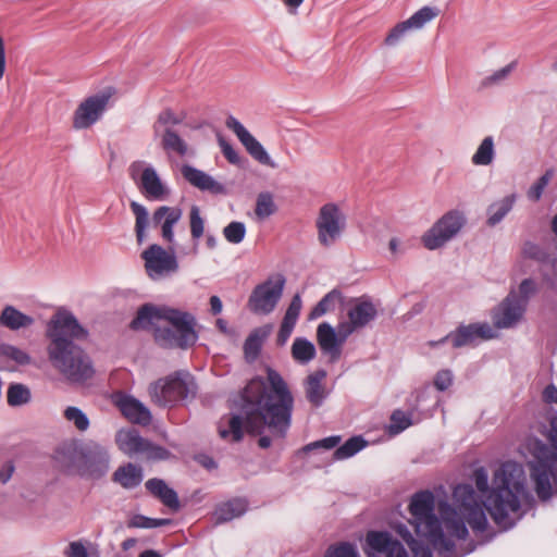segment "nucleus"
I'll list each match as a JSON object with an SVG mask.
<instances>
[{
    "instance_id": "nucleus-15",
    "label": "nucleus",
    "mask_w": 557,
    "mask_h": 557,
    "mask_svg": "<svg viewBox=\"0 0 557 557\" xmlns=\"http://www.w3.org/2000/svg\"><path fill=\"white\" fill-rule=\"evenodd\" d=\"M141 258L145 261L146 272L152 280L161 278L178 269L173 250L171 248L165 250L157 244H152L144 250Z\"/></svg>"
},
{
    "instance_id": "nucleus-11",
    "label": "nucleus",
    "mask_w": 557,
    "mask_h": 557,
    "mask_svg": "<svg viewBox=\"0 0 557 557\" xmlns=\"http://www.w3.org/2000/svg\"><path fill=\"white\" fill-rule=\"evenodd\" d=\"M465 224L466 216L463 212L450 210L423 234L422 243L429 250L441 248L453 239Z\"/></svg>"
},
{
    "instance_id": "nucleus-57",
    "label": "nucleus",
    "mask_w": 557,
    "mask_h": 557,
    "mask_svg": "<svg viewBox=\"0 0 557 557\" xmlns=\"http://www.w3.org/2000/svg\"><path fill=\"white\" fill-rule=\"evenodd\" d=\"M67 557H88L87 549L82 542H71L65 553Z\"/></svg>"
},
{
    "instance_id": "nucleus-37",
    "label": "nucleus",
    "mask_w": 557,
    "mask_h": 557,
    "mask_svg": "<svg viewBox=\"0 0 557 557\" xmlns=\"http://www.w3.org/2000/svg\"><path fill=\"white\" fill-rule=\"evenodd\" d=\"M367 446V441L362 436H352L334 451V459L344 460L352 457Z\"/></svg>"
},
{
    "instance_id": "nucleus-4",
    "label": "nucleus",
    "mask_w": 557,
    "mask_h": 557,
    "mask_svg": "<svg viewBox=\"0 0 557 557\" xmlns=\"http://www.w3.org/2000/svg\"><path fill=\"white\" fill-rule=\"evenodd\" d=\"M88 335V331L66 309H59L47 323L48 360L53 369L72 383H84L95 374L91 359L78 345Z\"/></svg>"
},
{
    "instance_id": "nucleus-34",
    "label": "nucleus",
    "mask_w": 557,
    "mask_h": 557,
    "mask_svg": "<svg viewBox=\"0 0 557 557\" xmlns=\"http://www.w3.org/2000/svg\"><path fill=\"white\" fill-rule=\"evenodd\" d=\"M292 356L297 362L308 363L315 357V347L308 339L297 337L292 345Z\"/></svg>"
},
{
    "instance_id": "nucleus-20",
    "label": "nucleus",
    "mask_w": 557,
    "mask_h": 557,
    "mask_svg": "<svg viewBox=\"0 0 557 557\" xmlns=\"http://www.w3.org/2000/svg\"><path fill=\"white\" fill-rule=\"evenodd\" d=\"M344 325L338 323L337 330L329 323H321L317 330V339L321 350L329 355L331 359L337 360L341 356V347L350 334H343Z\"/></svg>"
},
{
    "instance_id": "nucleus-3",
    "label": "nucleus",
    "mask_w": 557,
    "mask_h": 557,
    "mask_svg": "<svg viewBox=\"0 0 557 557\" xmlns=\"http://www.w3.org/2000/svg\"><path fill=\"white\" fill-rule=\"evenodd\" d=\"M473 479L478 491L485 496L482 509H486L499 529H511L523 517V507L531 498L523 467L513 461L503 463L494 473L491 488L484 468L475 469Z\"/></svg>"
},
{
    "instance_id": "nucleus-64",
    "label": "nucleus",
    "mask_w": 557,
    "mask_h": 557,
    "mask_svg": "<svg viewBox=\"0 0 557 557\" xmlns=\"http://www.w3.org/2000/svg\"><path fill=\"white\" fill-rule=\"evenodd\" d=\"M293 330L281 326L277 334V344L281 346L284 345L289 338Z\"/></svg>"
},
{
    "instance_id": "nucleus-22",
    "label": "nucleus",
    "mask_w": 557,
    "mask_h": 557,
    "mask_svg": "<svg viewBox=\"0 0 557 557\" xmlns=\"http://www.w3.org/2000/svg\"><path fill=\"white\" fill-rule=\"evenodd\" d=\"M183 211L178 207L161 206L152 214V222L161 227L162 238L169 243H174V225L182 219Z\"/></svg>"
},
{
    "instance_id": "nucleus-43",
    "label": "nucleus",
    "mask_w": 557,
    "mask_h": 557,
    "mask_svg": "<svg viewBox=\"0 0 557 557\" xmlns=\"http://www.w3.org/2000/svg\"><path fill=\"white\" fill-rule=\"evenodd\" d=\"M275 212L273 197L269 193L258 195L255 213L260 220H264Z\"/></svg>"
},
{
    "instance_id": "nucleus-35",
    "label": "nucleus",
    "mask_w": 557,
    "mask_h": 557,
    "mask_svg": "<svg viewBox=\"0 0 557 557\" xmlns=\"http://www.w3.org/2000/svg\"><path fill=\"white\" fill-rule=\"evenodd\" d=\"M495 157V146L492 136H486L471 158L474 165H490Z\"/></svg>"
},
{
    "instance_id": "nucleus-36",
    "label": "nucleus",
    "mask_w": 557,
    "mask_h": 557,
    "mask_svg": "<svg viewBox=\"0 0 557 557\" xmlns=\"http://www.w3.org/2000/svg\"><path fill=\"white\" fill-rule=\"evenodd\" d=\"M440 10L435 7H423L406 20L411 30L421 29L425 24L437 17Z\"/></svg>"
},
{
    "instance_id": "nucleus-6",
    "label": "nucleus",
    "mask_w": 557,
    "mask_h": 557,
    "mask_svg": "<svg viewBox=\"0 0 557 557\" xmlns=\"http://www.w3.org/2000/svg\"><path fill=\"white\" fill-rule=\"evenodd\" d=\"M549 442L534 443V460L529 463L535 492L543 500L550 498L552 485L557 484V417L550 422Z\"/></svg>"
},
{
    "instance_id": "nucleus-50",
    "label": "nucleus",
    "mask_w": 557,
    "mask_h": 557,
    "mask_svg": "<svg viewBox=\"0 0 557 557\" xmlns=\"http://www.w3.org/2000/svg\"><path fill=\"white\" fill-rule=\"evenodd\" d=\"M342 437L339 435H333L323 440L310 443L302 448V451L308 453L317 448L332 449L341 443Z\"/></svg>"
},
{
    "instance_id": "nucleus-7",
    "label": "nucleus",
    "mask_w": 557,
    "mask_h": 557,
    "mask_svg": "<svg viewBox=\"0 0 557 557\" xmlns=\"http://www.w3.org/2000/svg\"><path fill=\"white\" fill-rule=\"evenodd\" d=\"M55 458L64 467L76 468L81 474L91 479H99L109 470V454L96 443L86 445L82 450H77L74 444H63L58 448Z\"/></svg>"
},
{
    "instance_id": "nucleus-26",
    "label": "nucleus",
    "mask_w": 557,
    "mask_h": 557,
    "mask_svg": "<svg viewBox=\"0 0 557 557\" xmlns=\"http://www.w3.org/2000/svg\"><path fill=\"white\" fill-rule=\"evenodd\" d=\"M475 339H476L475 331L473 329V325L470 324V325H466V326H460L455 333H450L437 342L430 341L426 343V345L430 348H434V347H437L438 345H442L446 342H450L454 348H460L463 346L474 344Z\"/></svg>"
},
{
    "instance_id": "nucleus-14",
    "label": "nucleus",
    "mask_w": 557,
    "mask_h": 557,
    "mask_svg": "<svg viewBox=\"0 0 557 557\" xmlns=\"http://www.w3.org/2000/svg\"><path fill=\"white\" fill-rule=\"evenodd\" d=\"M111 96L109 91H101L81 101L73 112L72 127L76 131L88 129L100 121Z\"/></svg>"
},
{
    "instance_id": "nucleus-33",
    "label": "nucleus",
    "mask_w": 557,
    "mask_h": 557,
    "mask_svg": "<svg viewBox=\"0 0 557 557\" xmlns=\"http://www.w3.org/2000/svg\"><path fill=\"white\" fill-rule=\"evenodd\" d=\"M515 202L513 196H507L502 200L492 203L487 209V224L490 226H495L498 224L505 215L511 210Z\"/></svg>"
},
{
    "instance_id": "nucleus-30",
    "label": "nucleus",
    "mask_w": 557,
    "mask_h": 557,
    "mask_svg": "<svg viewBox=\"0 0 557 557\" xmlns=\"http://www.w3.org/2000/svg\"><path fill=\"white\" fill-rule=\"evenodd\" d=\"M160 146L166 152H175L178 156H185L188 151L187 143L172 127H166L158 136Z\"/></svg>"
},
{
    "instance_id": "nucleus-48",
    "label": "nucleus",
    "mask_w": 557,
    "mask_h": 557,
    "mask_svg": "<svg viewBox=\"0 0 557 557\" xmlns=\"http://www.w3.org/2000/svg\"><path fill=\"white\" fill-rule=\"evenodd\" d=\"M409 30L411 29L406 21L396 24L387 34L384 44L389 47L396 46Z\"/></svg>"
},
{
    "instance_id": "nucleus-16",
    "label": "nucleus",
    "mask_w": 557,
    "mask_h": 557,
    "mask_svg": "<svg viewBox=\"0 0 557 557\" xmlns=\"http://www.w3.org/2000/svg\"><path fill=\"white\" fill-rule=\"evenodd\" d=\"M347 321H342L344 325L343 334H352L373 322L377 315L376 306L369 299L360 297L351 300L346 309Z\"/></svg>"
},
{
    "instance_id": "nucleus-40",
    "label": "nucleus",
    "mask_w": 557,
    "mask_h": 557,
    "mask_svg": "<svg viewBox=\"0 0 557 557\" xmlns=\"http://www.w3.org/2000/svg\"><path fill=\"white\" fill-rule=\"evenodd\" d=\"M341 299V293L336 289L327 293L312 309L310 312V319H317L322 317L326 312H330L335 309V305Z\"/></svg>"
},
{
    "instance_id": "nucleus-19",
    "label": "nucleus",
    "mask_w": 557,
    "mask_h": 557,
    "mask_svg": "<svg viewBox=\"0 0 557 557\" xmlns=\"http://www.w3.org/2000/svg\"><path fill=\"white\" fill-rule=\"evenodd\" d=\"M524 311V304L519 302L518 295L515 292H511L493 311V322L495 327H513L520 322Z\"/></svg>"
},
{
    "instance_id": "nucleus-47",
    "label": "nucleus",
    "mask_w": 557,
    "mask_h": 557,
    "mask_svg": "<svg viewBox=\"0 0 557 557\" xmlns=\"http://www.w3.org/2000/svg\"><path fill=\"white\" fill-rule=\"evenodd\" d=\"M190 234L194 239H199L203 235L205 221L200 215V209L193 206L189 212Z\"/></svg>"
},
{
    "instance_id": "nucleus-39",
    "label": "nucleus",
    "mask_w": 557,
    "mask_h": 557,
    "mask_svg": "<svg viewBox=\"0 0 557 557\" xmlns=\"http://www.w3.org/2000/svg\"><path fill=\"white\" fill-rule=\"evenodd\" d=\"M8 404L12 407L23 406L30 400L29 388L21 383L11 384L7 392Z\"/></svg>"
},
{
    "instance_id": "nucleus-61",
    "label": "nucleus",
    "mask_w": 557,
    "mask_h": 557,
    "mask_svg": "<svg viewBox=\"0 0 557 557\" xmlns=\"http://www.w3.org/2000/svg\"><path fill=\"white\" fill-rule=\"evenodd\" d=\"M543 399L546 403L557 404V388L554 385H548L543 392Z\"/></svg>"
},
{
    "instance_id": "nucleus-9",
    "label": "nucleus",
    "mask_w": 557,
    "mask_h": 557,
    "mask_svg": "<svg viewBox=\"0 0 557 557\" xmlns=\"http://www.w3.org/2000/svg\"><path fill=\"white\" fill-rule=\"evenodd\" d=\"M128 174L146 199L165 201L170 197V187L162 181L151 164L144 161H134L128 166Z\"/></svg>"
},
{
    "instance_id": "nucleus-31",
    "label": "nucleus",
    "mask_w": 557,
    "mask_h": 557,
    "mask_svg": "<svg viewBox=\"0 0 557 557\" xmlns=\"http://www.w3.org/2000/svg\"><path fill=\"white\" fill-rule=\"evenodd\" d=\"M394 530L408 544L413 557H433L429 547H425L419 541L413 539L406 524L398 523L394 527Z\"/></svg>"
},
{
    "instance_id": "nucleus-25",
    "label": "nucleus",
    "mask_w": 557,
    "mask_h": 557,
    "mask_svg": "<svg viewBox=\"0 0 557 557\" xmlns=\"http://www.w3.org/2000/svg\"><path fill=\"white\" fill-rule=\"evenodd\" d=\"M326 377L324 370H317L309 374L306 380V397L315 407L320 406L326 397L323 381Z\"/></svg>"
},
{
    "instance_id": "nucleus-17",
    "label": "nucleus",
    "mask_w": 557,
    "mask_h": 557,
    "mask_svg": "<svg viewBox=\"0 0 557 557\" xmlns=\"http://www.w3.org/2000/svg\"><path fill=\"white\" fill-rule=\"evenodd\" d=\"M369 557L384 555L385 557H408L404 546L392 537L388 532L370 531L366 537Z\"/></svg>"
},
{
    "instance_id": "nucleus-8",
    "label": "nucleus",
    "mask_w": 557,
    "mask_h": 557,
    "mask_svg": "<svg viewBox=\"0 0 557 557\" xmlns=\"http://www.w3.org/2000/svg\"><path fill=\"white\" fill-rule=\"evenodd\" d=\"M189 374L175 372L165 377L152 382L148 386V394L151 403L159 407H173L186 399L191 393V381Z\"/></svg>"
},
{
    "instance_id": "nucleus-54",
    "label": "nucleus",
    "mask_w": 557,
    "mask_h": 557,
    "mask_svg": "<svg viewBox=\"0 0 557 557\" xmlns=\"http://www.w3.org/2000/svg\"><path fill=\"white\" fill-rule=\"evenodd\" d=\"M453 383V374L449 370L438 371L434 379V385L438 391H446Z\"/></svg>"
},
{
    "instance_id": "nucleus-32",
    "label": "nucleus",
    "mask_w": 557,
    "mask_h": 557,
    "mask_svg": "<svg viewBox=\"0 0 557 557\" xmlns=\"http://www.w3.org/2000/svg\"><path fill=\"white\" fill-rule=\"evenodd\" d=\"M271 329L255 330L245 341L244 351L248 360H255L261 349L262 341L270 334Z\"/></svg>"
},
{
    "instance_id": "nucleus-51",
    "label": "nucleus",
    "mask_w": 557,
    "mask_h": 557,
    "mask_svg": "<svg viewBox=\"0 0 557 557\" xmlns=\"http://www.w3.org/2000/svg\"><path fill=\"white\" fill-rule=\"evenodd\" d=\"M549 180H550V176H549V173H545L544 175H542L537 182L532 185L530 187V189L528 190V197L529 199L533 200V201H537L540 200L545 187L548 185L549 183Z\"/></svg>"
},
{
    "instance_id": "nucleus-13",
    "label": "nucleus",
    "mask_w": 557,
    "mask_h": 557,
    "mask_svg": "<svg viewBox=\"0 0 557 557\" xmlns=\"http://www.w3.org/2000/svg\"><path fill=\"white\" fill-rule=\"evenodd\" d=\"M115 443L129 457L144 456L151 460H163L170 455L163 447L141 437L135 429L120 430L115 435Z\"/></svg>"
},
{
    "instance_id": "nucleus-59",
    "label": "nucleus",
    "mask_w": 557,
    "mask_h": 557,
    "mask_svg": "<svg viewBox=\"0 0 557 557\" xmlns=\"http://www.w3.org/2000/svg\"><path fill=\"white\" fill-rule=\"evenodd\" d=\"M475 331V337L482 339H490L495 336L492 327L488 324H472Z\"/></svg>"
},
{
    "instance_id": "nucleus-27",
    "label": "nucleus",
    "mask_w": 557,
    "mask_h": 557,
    "mask_svg": "<svg viewBox=\"0 0 557 557\" xmlns=\"http://www.w3.org/2000/svg\"><path fill=\"white\" fill-rule=\"evenodd\" d=\"M143 478V469L131 462L119 467L113 473V481L127 490L138 486Z\"/></svg>"
},
{
    "instance_id": "nucleus-52",
    "label": "nucleus",
    "mask_w": 557,
    "mask_h": 557,
    "mask_svg": "<svg viewBox=\"0 0 557 557\" xmlns=\"http://www.w3.org/2000/svg\"><path fill=\"white\" fill-rule=\"evenodd\" d=\"M535 290H536L535 283L532 280H530V278L523 280L519 285V294L520 295L518 296V301L523 302L524 307L527 308L529 298L535 293Z\"/></svg>"
},
{
    "instance_id": "nucleus-58",
    "label": "nucleus",
    "mask_w": 557,
    "mask_h": 557,
    "mask_svg": "<svg viewBox=\"0 0 557 557\" xmlns=\"http://www.w3.org/2000/svg\"><path fill=\"white\" fill-rule=\"evenodd\" d=\"M302 307L301 298L299 295H295L285 312V315L298 320L300 310Z\"/></svg>"
},
{
    "instance_id": "nucleus-38",
    "label": "nucleus",
    "mask_w": 557,
    "mask_h": 557,
    "mask_svg": "<svg viewBox=\"0 0 557 557\" xmlns=\"http://www.w3.org/2000/svg\"><path fill=\"white\" fill-rule=\"evenodd\" d=\"M131 209L136 218L135 222V232L137 242L141 244L144 242L145 237V230L148 226L149 223V215L146 207H144L141 203L137 201L131 202Z\"/></svg>"
},
{
    "instance_id": "nucleus-53",
    "label": "nucleus",
    "mask_w": 557,
    "mask_h": 557,
    "mask_svg": "<svg viewBox=\"0 0 557 557\" xmlns=\"http://www.w3.org/2000/svg\"><path fill=\"white\" fill-rule=\"evenodd\" d=\"M391 420H392L391 431L393 433H399L410 425L409 419L401 411L393 412Z\"/></svg>"
},
{
    "instance_id": "nucleus-28",
    "label": "nucleus",
    "mask_w": 557,
    "mask_h": 557,
    "mask_svg": "<svg viewBox=\"0 0 557 557\" xmlns=\"http://www.w3.org/2000/svg\"><path fill=\"white\" fill-rule=\"evenodd\" d=\"M34 323L30 315L24 314L13 306H5L0 314V325L10 330L28 327Z\"/></svg>"
},
{
    "instance_id": "nucleus-46",
    "label": "nucleus",
    "mask_w": 557,
    "mask_h": 557,
    "mask_svg": "<svg viewBox=\"0 0 557 557\" xmlns=\"http://www.w3.org/2000/svg\"><path fill=\"white\" fill-rule=\"evenodd\" d=\"M0 356L11 359L18 364L30 362V357L24 350L12 345H0Z\"/></svg>"
},
{
    "instance_id": "nucleus-18",
    "label": "nucleus",
    "mask_w": 557,
    "mask_h": 557,
    "mask_svg": "<svg viewBox=\"0 0 557 557\" xmlns=\"http://www.w3.org/2000/svg\"><path fill=\"white\" fill-rule=\"evenodd\" d=\"M225 124L236 134L239 141L255 160L271 168L276 166L263 146L245 128V126L237 119L234 116H228Z\"/></svg>"
},
{
    "instance_id": "nucleus-21",
    "label": "nucleus",
    "mask_w": 557,
    "mask_h": 557,
    "mask_svg": "<svg viewBox=\"0 0 557 557\" xmlns=\"http://www.w3.org/2000/svg\"><path fill=\"white\" fill-rule=\"evenodd\" d=\"M115 405L132 423L148 425L152 420L149 409L133 396L117 395Z\"/></svg>"
},
{
    "instance_id": "nucleus-10",
    "label": "nucleus",
    "mask_w": 557,
    "mask_h": 557,
    "mask_svg": "<svg viewBox=\"0 0 557 557\" xmlns=\"http://www.w3.org/2000/svg\"><path fill=\"white\" fill-rule=\"evenodd\" d=\"M315 227L320 245L331 247L346 228V215L336 203H325L319 210Z\"/></svg>"
},
{
    "instance_id": "nucleus-24",
    "label": "nucleus",
    "mask_w": 557,
    "mask_h": 557,
    "mask_svg": "<svg viewBox=\"0 0 557 557\" xmlns=\"http://www.w3.org/2000/svg\"><path fill=\"white\" fill-rule=\"evenodd\" d=\"M145 486L152 496L158 498L171 510L177 511L180 509L177 493L171 488L163 480L157 478L149 479L145 483Z\"/></svg>"
},
{
    "instance_id": "nucleus-2",
    "label": "nucleus",
    "mask_w": 557,
    "mask_h": 557,
    "mask_svg": "<svg viewBox=\"0 0 557 557\" xmlns=\"http://www.w3.org/2000/svg\"><path fill=\"white\" fill-rule=\"evenodd\" d=\"M455 507L448 503H440L438 512L448 536L434 513L435 498L429 491L414 494L409 505L412 516L411 524L418 536L429 542L440 553L450 554L455 548L454 539L466 540L469 531L466 522L474 533L487 530L488 521L485 510L478 502L476 494L470 484H459L454 488Z\"/></svg>"
},
{
    "instance_id": "nucleus-55",
    "label": "nucleus",
    "mask_w": 557,
    "mask_h": 557,
    "mask_svg": "<svg viewBox=\"0 0 557 557\" xmlns=\"http://www.w3.org/2000/svg\"><path fill=\"white\" fill-rule=\"evenodd\" d=\"M515 63H510L505 67L496 71L491 76L486 77L483 82L484 85L490 86L505 79L513 70Z\"/></svg>"
},
{
    "instance_id": "nucleus-63",
    "label": "nucleus",
    "mask_w": 557,
    "mask_h": 557,
    "mask_svg": "<svg viewBox=\"0 0 557 557\" xmlns=\"http://www.w3.org/2000/svg\"><path fill=\"white\" fill-rule=\"evenodd\" d=\"M210 307H211L212 314L216 315V314L221 313L222 308H223L221 299L218 296H211L210 297Z\"/></svg>"
},
{
    "instance_id": "nucleus-49",
    "label": "nucleus",
    "mask_w": 557,
    "mask_h": 557,
    "mask_svg": "<svg viewBox=\"0 0 557 557\" xmlns=\"http://www.w3.org/2000/svg\"><path fill=\"white\" fill-rule=\"evenodd\" d=\"M326 557H358L356 547L349 543H341L336 546H331L326 552Z\"/></svg>"
},
{
    "instance_id": "nucleus-60",
    "label": "nucleus",
    "mask_w": 557,
    "mask_h": 557,
    "mask_svg": "<svg viewBox=\"0 0 557 557\" xmlns=\"http://www.w3.org/2000/svg\"><path fill=\"white\" fill-rule=\"evenodd\" d=\"M14 471H15V467L12 461L4 462L2 465V467L0 468V482L2 484H5L7 482H9L10 479L12 478Z\"/></svg>"
},
{
    "instance_id": "nucleus-23",
    "label": "nucleus",
    "mask_w": 557,
    "mask_h": 557,
    "mask_svg": "<svg viewBox=\"0 0 557 557\" xmlns=\"http://www.w3.org/2000/svg\"><path fill=\"white\" fill-rule=\"evenodd\" d=\"M183 177L193 186L201 189L209 190L214 194L223 191V186L213 180L209 174L198 170L191 165L185 164L182 166Z\"/></svg>"
},
{
    "instance_id": "nucleus-44",
    "label": "nucleus",
    "mask_w": 557,
    "mask_h": 557,
    "mask_svg": "<svg viewBox=\"0 0 557 557\" xmlns=\"http://www.w3.org/2000/svg\"><path fill=\"white\" fill-rule=\"evenodd\" d=\"M170 523H171L170 519H153V518H148L143 515H135L128 520L127 527L133 528V529H135V528L153 529V528L168 525Z\"/></svg>"
},
{
    "instance_id": "nucleus-12",
    "label": "nucleus",
    "mask_w": 557,
    "mask_h": 557,
    "mask_svg": "<svg viewBox=\"0 0 557 557\" xmlns=\"http://www.w3.org/2000/svg\"><path fill=\"white\" fill-rule=\"evenodd\" d=\"M284 285L285 278L281 274L257 285L249 296L248 309L256 314L271 313L283 295Z\"/></svg>"
},
{
    "instance_id": "nucleus-62",
    "label": "nucleus",
    "mask_w": 557,
    "mask_h": 557,
    "mask_svg": "<svg viewBox=\"0 0 557 557\" xmlns=\"http://www.w3.org/2000/svg\"><path fill=\"white\" fill-rule=\"evenodd\" d=\"M523 252H524V255H527L531 258H536V259L540 258V256H541L540 248L532 243H527L524 245Z\"/></svg>"
},
{
    "instance_id": "nucleus-29",
    "label": "nucleus",
    "mask_w": 557,
    "mask_h": 557,
    "mask_svg": "<svg viewBox=\"0 0 557 557\" xmlns=\"http://www.w3.org/2000/svg\"><path fill=\"white\" fill-rule=\"evenodd\" d=\"M247 510L245 499L235 498L219 505L214 511L215 523H224L234 518L240 517Z\"/></svg>"
},
{
    "instance_id": "nucleus-5",
    "label": "nucleus",
    "mask_w": 557,
    "mask_h": 557,
    "mask_svg": "<svg viewBox=\"0 0 557 557\" xmlns=\"http://www.w3.org/2000/svg\"><path fill=\"white\" fill-rule=\"evenodd\" d=\"M195 317L165 306L146 304L131 322L133 330H147L153 333L154 341L162 347L186 349L193 346L198 335Z\"/></svg>"
},
{
    "instance_id": "nucleus-45",
    "label": "nucleus",
    "mask_w": 557,
    "mask_h": 557,
    "mask_svg": "<svg viewBox=\"0 0 557 557\" xmlns=\"http://www.w3.org/2000/svg\"><path fill=\"white\" fill-rule=\"evenodd\" d=\"M225 239L231 244H239L246 235V226L243 222L233 221L223 228Z\"/></svg>"
},
{
    "instance_id": "nucleus-1",
    "label": "nucleus",
    "mask_w": 557,
    "mask_h": 557,
    "mask_svg": "<svg viewBox=\"0 0 557 557\" xmlns=\"http://www.w3.org/2000/svg\"><path fill=\"white\" fill-rule=\"evenodd\" d=\"M267 380L270 387L261 377L252 379L239 396L240 414L220 421L219 434L222 438L232 437V442L243 438V424L249 433L262 434L268 430L270 435H263L258 444L261 448L271 446L273 440L286 436L292 422L294 397L280 373L268 369Z\"/></svg>"
},
{
    "instance_id": "nucleus-41",
    "label": "nucleus",
    "mask_w": 557,
    "mask_h": 557,
    "mask_svg": "<svg viewBox=\"0 0 557 557\" xmlns=\"http://www.w3.org/2000/svg\"><path fill=\"white\" fill-rule=\"evenodd\" d=\"M63 416L65 420L72 423L77 431L85 432L89 428V419L85 412H83L79 408L74 406H69L65 408Z\"/></svg>"
},
{
    "instance_id": "nucleus-42",
    "label": "nucleus",
    "mask_w": 557,
    "mask_h": 557,
    "mask_svg": "<svg viewBox=\"0 0 557 557\" xmlns=\"http://www.w3.org/2000/svg\"><path fill=\"white\" fill-rule=\"evenodd\" d=\"M182 122V117L173 112L171 109H164L161 111L156 122L152 125L154 136H159L162 131L166 127H172L173 125H177Z\"/></svg>"
},
{
    "instance_id": "nucleus-56",
    "label": "nucleus",
    "mask_w": 557,
    "mask_h": 557,
    "mask_svg": "<svg viewBox=\"0 0 557 557\" xmlns=\"http://www.w3.org/2000/svg\"><path fill=\"white\" fill-rule=\"evenodd\" d=\"M220 147L224 157L233 164H237L239 162V156L235 151V149L223 138L219 139Z\"/></svg>"
}]
</instances>
